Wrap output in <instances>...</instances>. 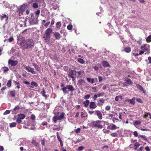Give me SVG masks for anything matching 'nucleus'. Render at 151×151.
Returning <instances> with one entry per match:
<instances>
[{
	"label": "nucleus",
	"instance_id": "nucleus-62",
	"mask_svg": "<svg viewBox=\"0 0 151 151\" xmlns=\"http://www.w3.org/2000/svg\"><path fill=\"white\" fill-rule=\"evenodd\" d=\"M45 140L44 139H43L41 141V144L43 146H44L45 145Z\"/></svg>",
	"mask_w": 151,
	"mask_h": 151
},
{
	"label": "nucleus",
	"instance_id": "nucleus-14",
	"mask_svg": "<svg viewBox=\"0 0 151 151\" xmlns=\"http://www.w3.org/2000/svg\"><path fill=\"white\" fill-rule=\"evenodd\" d=\"M43 38L44 40L46 42H48L49 41L50 39V36L44 34L43 36Z\"/></svg>",
	"mask_w": 151,
	"mask_h": 151
},
{
	"label": "nucleus",
	"instance_id": "nucleus-15",
	"mask_svg": "<svg viewBox=\"0 0 151 151\" xmlns=\"http://www.w3.org/2000/svg\"><path fill=\"white\" fill-rule=\"evenodd\" d=\"M19 109V106H17L13 109L12 111V113L13 114H16L18 111Z\"/></svg>",
	"mask_w": 151,
	"mask_h": 151
},
{
	"label": "nucleus",
	"instance_id": "nucleus-43",
	"mask_svg": "<svg viewBox=\"0 0 151 151\" xmlns=\"http://www.w3.org/2000/svg\"><path fill=\"white\" fill-rule=\"evenodd\" d=\"M104 94V93L103 92H102L101 93H99L97 95L98 97H99L100 96H103Z\"/></svg>",
	"mask_w": 151,
	"mask_h": 151
},
{
	"label": "nucleus",
	"instance_id": "nucleus-29",
	"mask_svg": "<svg viewBox=\"0 0 151 151\" xmlns=\"http://www.w3.org/2000/svg\"><path fill=\"white\" fill-rule=\"evenodd\" d=\"M141 122L140 121L137 120L133 123V124L136 127L137 126L139 125L140 124H141Z\"/></svg>",
	"mask_w": 151,
	"mask_h": 151
},
{
	"label": "nucleus",
	"instance_id": "nucleus-38",
	"mask_svg": "<svg viewBox=\"0 0 151 151\" xmlns=\"http://www.w3.org/2000/svg\"><path fill=\"white\" fill-rule=\"evenodd\" d=\"M17 125L16 122H12L10 124V127H15Z\"/></svg>",
	"mask_w": 151,
	"mask_h": 151
},
{
	"label": "nucleus",
	"instance_id": "nucleus-36",
	"mask_svg": "<svg viewBox=\"0 0 151 151\" xmlns=\"http://www.w3.org/2000/svg\"><path fill=\"white\" fill-rule=\"evenodd\" d=\"M10 94L11 96L14 97L15 96V92L14 91H10Z\"/></svg>",
	"mask_w": 151,
	"mask_h": 151
},
{
	"label": "nucleus",
	"instance_id": "nucleus-30",
	"mask_svg": "<svg viewBox=\"0 0 151 151\" xmlns=\"http://www.w3.org/2000/svg\"><path fill=\"white\" fill-rule=\"evenodd\" d=\"M124 50L126 52L129 53L131 51V49L129 47H127L124 49Z\"/></svg>",
	"mask_w": 151,
	"mask_h": 151
},
{
	"label": "nucleus",
	"instance_id": "nucleus-32",
	"mask_svg": "<svg viewBox=\"0 0 151 151\" xmlns=\"http://www.w3.org/2000/svg\"><path fill=\"white\" fill-rule=\"evenodd\" d=\"M25 116V115L22 114H20L18 115V118L21 119H24Z\"/></svg>",
	"mask_w": 151,
	"mask_h": 151
},
{
	"label": "nucleus",
	"instance_id": "nucleus-19",
	"mask_svg": "<svg viewBox=\"0 0 151 151\" xmlns=\"http://www.w3.org/2000/svg\"><path fill=\"white\" fill-rule=\"evenodd\" d=\"M65 114L63 112H62L60 115L59 116H57L58 118V120H61L63 119L64 116Z\"/></svg>",
	"mask_w": 151,
	"mask_h": 151
},
{
	"label": "nucleus",
	"instance_id": "nucleus-64",
	"mask_svg": "<svg viewBox=\"0 0 151 151\" xmlns=\"http://www.w3.org/2000/svg\"><path fill=\"white\" fill-rule=\"evenodd\" d=\"M98 79H99V82H101L102 80V78L101 76H98Z\"/></svg>",
	"mask_w": 151,
	"mask_h": 151
},
{
	"label": "nucleus",
	"instance_id": "nucleus-21",
	"mask_svg": "<svg viewBox=\"0 0 151 151\" xmlns=\"http://www.w3.org/2000/svg\"><path fill=\"white\" fill-rule=\"evenodd\" d=\"M136 86L137 88H138L139 90L142 91L143 93H145V91L141 86L138 84H137Z\"/></svg>",
	"mask_w": 151,
	"mask_h": 151
},
{
	"label": "nucleus",
	"instance_id": "nucleus-22",
	"mask_svg": "<svg viewBox=\"0 0 151 151\" xmlns=\"http://www.w3.org/2000/svg\"><path fill=\"white\" fill-rule=\"evenodd\" d=\"M37 17L34 19H32L30 22V23L31 24H36L37 22Z\"/></svg>",
	"mask_w": 151,
	"mask_h": 151
},
{
	"label": "nucleus",
	"instance_id": "nucleus-28",
	"mask_svg": "<svg viewBox=\"0 0 151 151\" xmlns=\"http://www.w3.org/2000/svg\"><path fill=\"white\" fill-rule=\"evenodd\" d=\"M89 103V100H87L84 101L83 103L84 106L85 107H87Z\"/></svg>",
	"mask_w": 151,
	"mask_h": 151
},
{
	"label": "nucleus",
	"instance_id": "nucleus-51",
	"mask_svg": "<svg viewBox=\"0 0 151 151\" xmlns=\"http://www.w3.org/2000/svg\"><path fill=\"white\" fill-rule=\"evenodd\" d=\"M57 138H58V140L60 142H61L62 141V140H61V139L59 135L58 132H57Z\"/></svg>",
	"mask_w": 151,
	"mask_h": 151
},
{
	"label": "nucleus",
	"instance_id": "nucleus-26",
	"mask_svg": "<svg viewBox=\"0 0 151 151\" xmlns=\"http://www.w3.org/2000/svg\"><path fill=\"white\" fill-rule=\"evenodd\" d=\"M103 65L104 67H106L109 66V64L108 63L105 61H104L102 62Z\"/></svg>",
	"mask_w": 151,
	"mask_h": 151
},
{
	"label": "nucleus",
	"instance_id": "nucleus-56",
	"mask_svg": "<svg viewBox=\"0 0 151 151\" xmlns=\"http://www.w3.org/2000/svg\"><path fill=\"white\" fill-rule=\"evenodd\" d=\"M16 121L18 124H20L22 122L21 119L19 118L17 119Z\"/></svg>",
	"mask_w": 151,
	"mask_h": 151
},
{
	"label": "nucleus",
	"instance_id": "nucleus-16",
	"mask_svg": "<svg viewBox=\"0 0 151 151\" xmlns=\"http://www.w3.org/2000/svg\"><path fill=\"white\" fill-rule=\"evenodd\" d=\"M124 81L126 82L129 85H132L133 84V83L131 80L127 78H124Z\"/></svg>",
	"mask_w": 151,
	"mask_h": 151
},
{
	"label": "nucleus",
	"instance_id": "nucleus-8",
	"mask_svg": "<svg viewBox=\"0 0 151 151\" xmlns=\"http://www.w3.org/2000/svg\"><path fill=\"white\" fill-rule=\"evenodd\" d=\"M136 99L135 97H133L131 99H128L126 100V101L128 102L129 104L132 105H134L135 104V100Z\"/></svg>",
	"mask_w": 151,
	"mask_h": 151
},
{
	"label": "nucleus",
	"instance_id": "nucleus-5",
	"mask_svg": "<svg viewBox=\"0 0 151 151\" xmlns=\"http://www.w3.org/2000/svg\"><path fill=\"white\" fill-rule=\"evenodd\" d=\"M25 68L28 72H30L32 74H35L36 73V71L35 70V69L33 68H32L29 66H26Z\"/></svg>",
	"mask_w": 151,
	"mask_h": 151
},
{
	"label": "nucleus",
	"instance_id": "nucleus-42",
	"mask_svg": "<svg viewBox=\"0 0 151 151\" xmlns=\"http://www.w3.org/2000/svg\"><path fill=\"white\" fill-rule=\"evenodd\" d=\"M40 13V10H37V11L35 12V14L37 16V17L38 18V16Z\"/></svg>",
	"mask_w": 151,
	"mask_h": 151
},
{
	"label": "nucleus",
	"instance_id": "nucleus-4",
	"mask_svg": "<svg viewBox=\"0 0 151 151\" xmlns=\"http://www.w3.org/2000/svg\"><path fill=\"white\" fill-rule=\"evenodd\" d=\"M25 40L23 38H19L17 40V42L18 45L21 46L23 48V46L25 44Z\"/></svg>",
	"mask_w": 151,
	"mask_h": 151
},
{
	"label": "nucleus",
	"instance_id": "nucleus-34",
	"mask_svg": "<svg viewBox=\"0 0 151 151\" xmlns=\"http://www.w3.org/2000/svg\"><path fill=\"white\" fill-rule=\"evenodd\" d=\"M41 92L42 93V94L43 96L45 97L46 98H47V95H45L46 92L44 89H43V91H42Z\"/></svg>",
	"mask_w": 151,
	"mask_h": 151
},
{
	"label": "nucleus",
	"instance_id": "nucleus-27",
	"mask_svg": "<svg viewBox=\"0 0 151 151\" xmlns=\"http://www.w3.org/2000/svg\"><path fill=\"white\" fill-rule=\"evenodd\" d=\"M87 80L88 82L92 84L94 83V78L91 79L90 78H87Z\"/></svg>",
	"mask_w": 151,
	"mask_h": 151
},
{
	"label": "nucleus",
	"instance_id": "nucleus-33",
	"mask_svg": "<svg viewBox=\"0 0 151 151\" xmlns=\"http://www.w3.org/2000/svg\"><path fill=\"white\" fill-rule=\"evenodd\" d=\"M110 129L112 130H114L117 128V127L114 124H112L110 126Z\"/></svg>",
	"mask_w": 151,
	"mask_h": 151
},
{
	"label": "nucleus",
	"instance_id": "nucleus-23",
	"mask_svg": "<svg viewBox=\"0 0 151 151\" xmlns=\"http://www.w3.org/2000/svg\"><path fill=\"white\" fill-rule=\"evenodd\" d=\"M78 83L79 85L82 86L84 85L85 83V81L83 79H80L78 81Z\"/></svg>",
	"mask_w": 151,
	"mask_h": 151
},
{
	"label": "nucleus",
	"instance_id": "nucleus-40",
	"mask_svg": "<svg viewBox=\"0 0 151 151\" xmlns=\"http://www.w3.org/2000/svg\"><path fill=\"white\" fill-rule=\"evenodd\" d=\"M12 81L11 80H9L8 81L6 86L8 87H10L11 86Z\"/></svg>",
	"mask_w": 151,
	"mask_h": 151
},
{
	"label": "nucleus",
	"instance_id": "nucleus-13",
	"mask_svg": "<svg viewBox=\"0 0 151 151\" xmlns=\"http://www.w3.org/2000/svg\"><path fill=\"white\" fill-rule=\"evenodd\" d=\"M0 17L2 20H5L6 22L7 21L8 19V17L5 14L0 15Z\"/></svg>",
	"mask_w": 151,
	"mask_h": 151
},
{
	"label": "nucleus",
	"instance_id": "nucleus-55",
	"mask_svg": "<svg viewBox=\"0 0 151 151\" xmlns=\"http://www.w3.org/2000/svg\"><path fill=\"white\" fill-rule=\"evenodd\" d=\"M136 100L137 102H139L140 103H141V104L143 103L141 99L140 98H137L136 99Z\"/></svg>",
	"mask_w": 151,
	"mask_h": 151
},
{
	"label": "nucleus",
	"instance_id": "nucleus-9",
	"mask_svg": "<svg viewBox=\"0 0 151 151\" xmlns=\"http://www.w3.org/2000/svg\"><path fill=\"white\" fill-rule=\"evenodd\" d=\"M76 73L77 72L75 70H72L69 72V76L70 77H72H72L75 76H76Z\"/></svg>",
	"mask_w": 151,
	"mask_h": 151
},
{
	"label": "nucleus",
	"instance_id": "nucleus-41",
	"mask_svg": "<svg viewBox=\"0 0 151 151\" xmlns=\"http://www.w3.org/2000/svg\"><path fill=\"white\" fill-rule=\"evenodd\" d=\"M2 69L4 72H6L9 70V68L6 67L4 66L2 68Z\"/></svg>",
	"mask_w": 151,
	"mask_h": 151
},
{
	"label": "nucleus",
	"instance_id": "nucleus-46",
	"mask_svg": "<svg viewBox=\"0 0 151 151\" xmlns=\"http://www.w3.org/2000/svg\"><path fill=\"white\" fill-rule=\"evenodd\" d=\"M139 137L142 138L144 140L147 141V138L145 135H139Z\"/></svg>",
	"mask_w": 151,
	"mask_h": 151
},
{
	"label": "nucleus",
	"instance_id": "nucleus-45",
	"mask_svg": "<svg viewBox=\"0 0 151 151\" xmlns=\"http://www.w3.org/2000/svg\"><path fill=\"white\" fill-rule=\"evenodd\" d=\"M85 148V147H83V146H81L80 147H79L77 149L78 151H81L83 149H84Z\"/></svg>",
	"mask_w": 151,
	"mask_h": 151
},
{
	"label": "nucleus",
	"instance_id": "nucleus-39",
	"mask_svg": "<svg viewBox=\"0 0 151 151\" xmlns=\"http://www.w3.org/2000/svg\"><path fill=\"white\" fill-rule=\"evenodd\" d=\"M146 41L147 42H150L151 41V35L149 36L146 39Z\"/></svg>",
	"mask_w": 151,
	"mask_h": 151
},
{
	"label": "nucleus",
	"instance_id": "nucleus-63",
	"mask_svg": "<svg viewBox=\"0 0 151 151\" xmlns=\"http://www.w3.org/2000/svg\"><path fill=\"white\" fill-rule=\"evenodd\" d=\"M109 117H112L115 116V115L111 114H108Z\"/></svg>",
	"mask_w": 151,
	"mask_h": 151
},
{
	"label": "nucleus",
	"instance_id": "nucleus-48",
	"mask_svg": "<svg viewBox=\"0 0 151 151\" xmlns=\"http://www.w3.org/2000/svg\"><path fill=\"white\" fill-rule=\"evenodd\" d=\"M53 121L54 122L56 123L57 122V120H58V118L57 116H54L53 118Z\"/></svg>",
	"mask_w": 151,
	"mask_h": 151
},
{
	"label": "nucleus",
	"instance_id": "nucleus-50",
	"mask_svg": "<svg viewBox=\"0 0 151 151\" xmlns=\"http://www.w3.org/2000/svg\"><path fill=\"white\" fill-rule=\"evenodd\" d=\"M90 95L89 94H88L86 95L83 98L84 99H88L89 98Z\"/></svg>",
	"mask_w": 151,
	"mask_h": 151
},
{
	"label": "nucleus",
	"instance_id": "nucleus-60",
	"mask_svg": "<svg viewBox=\"0 0 151 151\" xmlns=\"http://www.w3.org/2000/svg\"><path fill=\"white\" fill-rule=\"evenodd\" d=\"M111 109V107L109 106H107L105 107V110L107 111Z\"/></svg>",
	"mask_w": 151,
	"mask_h": 151
},
{
	"label": "nucleus",
	"instance_id": "nucleus-1",
	"mask_svg": "<svg viewBox=\"0 0 151 151\" xmlns=\"http://www.w3.org/2000/svg\"><path fill=\"white\" fill-rule=\"evenodd\" d=\"M103 122L101 120H96L91 122L90 123V126L96 128L98 129H101L103 127V126L101 124Z\"/></svg>",
	"mask_w": 151,
	"mask_h": 151
},
{
	"label": "nucleus",
	"instance_id": "nucleus-20",
	"mask_svg": "<svg viewBox=\"0 0 151 151\" xmlns=\"http://www.w3.org/2000/svg\"><path fill=\"white\" fill-rule=\"evenodd\" d=\"M31 84L32 85V86H30L29 87L32 88H33L34 87L33 86H34L35 87H37L38 86V84L36 82L34 81L32 82L31 83Z\"/></svg>",
	"mask_w": 151,
	"mask_h": 151
},
{
	"label": "nucleus",
	"instance_id": "nucleus-25",
	"mask_svg": "<svg viewBox=\"0 0 151 151\" xmlns=\"http://www.w3.org/2000/svg\"><path fill=\"white\" fill-rule=\"evenodd\" d=\"M61 26V23L60 22H58L56 24V27L57 30H59Z\"/></svg>",
	"mask_w": 151,
	"mask_h": 151
},
{
	"label": "nucleus",
	"instance_id": "nucleus-24",
	"mask_svg": "<svg viewBox=\"0 0 151 151\" xmlns=\"http://www.w3.org/2000/svg\"><path fill=\"white\" fill-rule=\"evenodd\" d=\"M38 3L40 6H45V1L44 0H40Z\"/></svg>",
	"mask_w": 151,
	"mask_h": 151
},
{
	"label": "nucleus",
	"instance_id": "nucleus-58",
	"mask_svg": "<svg viewBox=\"0 0 151 151\" xmlns=\"http://www.w3.org/2000/svg\"><path fill=\"white\" fill-rule=\"evenodd\" d=\"M58 8V6L57 5H55L53 6V9L55 10H56Z\"/></svg>",
	"mask_w": 151,
	"mask_h": 151
},
{
	"label": "nucleus",
	"instance_id": "nucleus-54",
	"mask_svg": "<svg viewBox=\"0 0 151 151\" xmlns=\"http://www.w3.org/2000/svg\"><path fill=\"white\" fill-rule=\"evenodd\" d=\"M10 113V110H6L4 113V115H6L9 114Z\"/></svg>",
	"mask_w": 151,
	"mask_h": 151
},
{
	"label": "nucleus",
	"instance_id": "nucleus-11",
	"mask_svg": "<svg viewBox=\"0 0 151 151\" xmlns=\"http://www.w3.org/2000/svg\"><path fill=\"white\" fill-rule=\"evenodd\" d=\"M52 29L51 28H47L45 31V34H46L47 35H49V36H50V34L52 32Z\"/></svg>",
	"mask_w": 151,
	"mask_h": 151
},
{
	"label": "nucleus",
	"instance_id": "nucleus-44",
	"mask_svg": "<svg viewBox=\"0 0 151 151\" xmlns=\"http://www.w3.org/2000/svg\"><path fill=\"white\" fill-rule=\"evenodd\" d=\"M14 83L15 85H17V87L18 88H19L20 87L19 86V83L16 81H14Z\"/></svg>",
	"mask_w": 151,
	"mask_h": 151
},
{
	"label": "nucleus",
	"instance_id": "nucleus-47",
	"mask_svg": "<svg viewBox=\"0 0 151 151\" xmlns=\"http://www.w3.org/2000/svg\"><path fill=\"white\" fill-rule=\"evenodd\" d=\"M124 113H125L124 112H121L120 113L119 115V117L120 119H122V116L124 114Z\"/></svg>",
	"mask_w": 151,
	"mask_h": 151
},
{
	"label": "nucleus",
	"instance_id": "nucleus-53",
	"mask_svg": "<svg viewBox=\"0 0 151 151\" xmlns=\"http://www.w3.org/2000/svg\"><path fill=\"white\" fill-rule=\"evenodd\" d=\"M31 119L33 120H34L35 119V116L34 115L32 114L31 116Z\"/></svg>",
	"mask_w": 151,
	"mask_h": 151
},
{
	"label": "nucleus",
	"instance_id": "nucleus-12",
	"mask_svg": "<svg viewBox=\"0 0 151 151\" xmlns=\"http://www.w3.org/2000/svg\"><path fill=\"white\" fill-rule=\"evenodd\" d=\"M140 48L142 50L148 51H149L148 49L147 46V45L146 44H143V45H141V46Z\"/></svg>",
	"mask_w": 151,
	"mask_h": 151
},
{
	"label": "nucleus",
	"instance_id": "nucleus-49",
	"mask_svg": "<svg viewBox=\"0 0 151 151\" xmlns=\"http://www.w3.org/2000/svg\"><path fill=\"white\" fill-rule=\"evenodd\" d=\"M73 27V26L71 24H69L68 25L67 27V29L68 30H71Z\"/></svg>",
	"mask_w": 151,
	"mask_h": 151
},
{
	"label": "nucleus",
	"instance_id": "nucleus-7",
	"mask_svg": "<svg viewBox=\"0 0 151 151\" xmlns=\"http://www.w3.org/2000/svg\"><path fill=\"white\" fill-rule=\"evenodd\" d=\"M95 114L97 116L99 119L101 120L102 119V115L100 111L96 110L95 111Z\"/></svg>",
	"mask_w": 151,
	"mask_h": 151
},
{
	"label": "nucleus",
	"instance_id": "nucleus-35",
	"mask_svg": "<svg viewBox=\"0 0 151 151\" xmlns=\"http://www.w3.org/2000/svg\"><path fill=\"white\" fill-rule=\"evenodd\" d=\"M78 62L81 63L83 64L85 63V61L81 58H78Z\"/></svg>",
	"mask_w": 151,
	"mask_h": 151
},
{
	"label": "nucleus",
	"instance_id": "nucleus-57",
	"mask_svg": "<svg viewBox=\"0 0 151 151\" xmlns=\"http://www.w3.org/2000/svg\"><path fill=\"white\" fill-rule=\"evenodd\" d=\"M81 129L80 128H78L75 130V132L76 133H78L80 132Z\"/></svg>",
	"mask_w": 151,
	"mask_h": 151
},
{
	"label": "nucleus",
	"instance_id": "nucleus-18",
	"mask_svg": "<svg viewBox=\"0 0 151 151\" xmlns=\"http://www.w3.org/2000/svg\"><path fill=\"white\" fill-rule=\"evenodd\" d=\"M57 39H59L61 37L60 35L58 32H55L54 35Z\"/></svg>",
	"mask_w": 151,
	"mask_h": 151
},
{
	"label": "nucleus",
	"instance_id": "nucleus-31",
	"mask_svg": "<svg viewBox=\"0 0 151 151\" xmlns=\"http://www.w3.org/2000/svg\"><path fill=\"white\" fill-rule=\"evenodd\" d=\"M39 7L38 4L36 3L35 2L33 4L32 7L34 8H37Z\"/></svg>",
	"mask_w": 151,
	"mask_h": 151
},
{
	"label": "nucleus",
	"instance_id": "nucleus-59",
	"mask_svg": "<svg viewBox=\"0 0 151 151\" xmlns=\"http://www.w3.org/2000/svg\"><path fill=\"white\" fill-rule=\"evenodd\" d=\"M111 135L112 137H117L118 135L116 133H112L111 134Z\"/></svg>",
	"mask_w": 151,
	"mask_h": 151
},
{
	"label": "nucleus",
	"instance_id": "nucleus-3",
	"mask_svg": "<svg viewBox=\"0 0 151 151\" xmlns=\"http://www.w3.org/2000/svg\"><path fill=\"white\" fill-rule=\"evenodd\" d=\"M62 90L64 93L68 94L69 93V91L71 92L75 90V88L72 86L68 85L63 88Z\"/></svg>",
	"mask_w": 151,
	"mask_h": 151
},
{
	"label": "nucleus",
	"instance_id": "nucleus-37",
	"mask_svg": "<svg viewBox=\"0 0 151 151\" xmlns=\"http://www.w3.org/2000/svg\"><path fill=\"white\" fill-rule=\"evenodd\" d=\"M134 145L135 147L134 150H136L138 147L140 146L138 142H137L134 144Z\"/></svg>",
	"mask_w": 151,
	"mask_h": 151
},
{
	"label": "nucleus",
	"instance_id": "nucleus-61",
	"mask_svg": "<svg viewBox=\"0 0 151 151\" xmlns=\"http://www.w3.org/2000/svg\"><path fill=\"white\" fill-rule=\"evenodd\" d=\"M50 22H48L46 23L44 25L45 27H48V26L50 24Z\"/></svg>",
	"mask_w": 151,
	"mask_h": 151
},
{
	"label": "nucleus",
	"instance_id": "nucleus-2",
	"mask_svg": "<svg viewBox=\"0 0 151 151\" xmlns=\"http://www.w3.org/2000/svg\"><path fill=\"white\" fill-rule=\"evenodd\" d=\"M34 42L32 39H29L24 44L23 49H30L34 47Z\"/></svg>",
	"mask_w": 151,
	"mask_h": 151
},
{
	"label": "nucleus",
	"instance_id": "nucleus-10",
	"mask_svg": "<svg viewBox=\"0 0 151 151\" xmlns=\"http://www.w3.org/2000/svg\"><path fill=\"white\" fill-rule=\"evenodd\" d=\"M89 106L91 109H93L96 108L97 106L95 102L92 101L90 103Z\"/></svg>",
	"mask_w": 151,
	"mask_h": 151
},
{
	"label": "nucleus",
	"instance_id": "nucleus-6",
	"mask_svg": "<svg viewBox=\"0 0 151 151\" xmlns=\"http://www.w3.org/2000/svg\"><path fill=\"white\" fill-rule=\"evenodd\" d=\"M18 63L17 60H13L12 59L9 60L8 61L9 65H10L12 66H15L18 64Z\"/></svg>",
	"mask_w": 151,
	"mask_h": 151
},
{
	"label": "nucleus",
	"instance_id": "nucleus-52",
	"mask_svg": "<svg viewBox=\"0 0 151 151\" xmlns=\"http://www.w3.org/2000/svg\"><path fill=\"white\" fill-rule=\"evenodd\" d=\"M14 40V39L13 37H11L9 38L8 40L9 41V42H11L13 41Z\"/></svg>",
	"mask_w": 151,
	"mask_h": 151
},
{
	"label": "nucleus",
	"instance_id": "nucleus-17",
	"mask_svg": "<svg viewBox=\"0 0 151 151\" xmlns=\"http://www.w3.org/2000/svg\"><path fill=\"white\" fill-rule=\"evenodd\" d=\"M32 65L35 68V70L38 71H40V67L35 63H32Z\"/></svg>",
	"mask_w": 151,
	"mask_h": 151
}]
</instances>
